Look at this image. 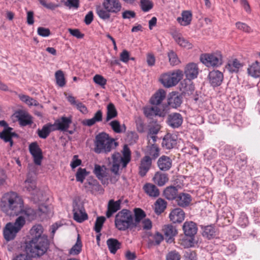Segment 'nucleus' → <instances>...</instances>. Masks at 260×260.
Masks as SVG:
<instances>
[{
	"instance_id": "1",
	"label": "nucleus",
	"mask_w": 260,
	"mask_h": 260,
	"mask_svg": "<svg viewBox=\"0 0 260 260\" xmlns=\"http://www.w3.org/2000/svg\"><path fill=\"white\" fill-rule=\"evenodd\" d=\"M0 207L2 210L10 216L24 214L27 220L32 221L36 217L32 208L24 207L22 198L14 192L5 194L2 199Z\"/></svg>"
},
{
	"instance_id": "2",
	"label": "nucleus",
	"mask_w": 260,
	"mask_h": 260,
	"mask_svg": "<svg viewBox=\"0 0 260 260\" xmlns=\"http://www.w3.org/2000/svg\"><path fill=\"white\" fill-rule=\"evenodd\" d=\"M48 238H41L26 243L25 251L30 257H39L44 255L49 248Z\"/></svg>"
},
{
	"instance_id": "3",
	"label": "nucleus",
	"mask_w": 260,
	"mask_h": 260,
	"mask_svg": "<svg viewBox=\"0 0 260 260\" xmlns=\"http://www.w3.org/2000/svg\"><path fill=\"white\" fill-rule=\"evenodd\" d=\"M118 145L113 138L106 133H101L95 137L94 151L97 153H107Z\"/></svg>"
},
{
	"instance_id": "4",
	"label": "nucleus",
	"mask_w": 260,
	"mask_h": 260,
	"mask_svg": "<svg viewBox=\"0 0 260 260\" xmlns=\"http://www.w3.org/2000/svg\"><path fill=\"white\" fill-rule=\"evenodd\" d=\"M115 224L116 228L120 231L135 229L132 212L127 209H122L119 211L115 216Z\"/></svg>"
},
{
	"instance_id": "5",
	"label": "nucleus",
	"mask_w": 260,
	"mask_h": 260,
	"mask_svg": "<svg viewBox=\"0 0 260 260\" xmlns=\"http://www.w3.org/2000/svg\"><path fill=\"white\" fill-rule=\"evenodd\" d=\"M183 76V71L177 70L172 73L163 74L160 81L165 87L169 88L175 86L182 79Z\"/></svg>"
},
{
	"instance_id": "6",
	"label": "nucleus",
	"mask_w": 260,
	"mask_h": 260,
	"mask_svg": "<svg viewBox=\"0 0 260 260\" xmlns=\"http://www.w3.org/2000/svg\"><path fill=\"white\" fill-rule=\"evenodd\" d=\"M200 59L208 67H218L222 64V56L220 53L203 54L201 55Z\"/></svg>"
},
{
	"instance_id": "7",
	"label": "nucleus",
	"mask_w": 260,
	"mask_h": 260,
	"mask_svg": "<svg viewBox=\"0 0 260 260\" xmlns=\"http://www.w3.org/2000/svg\"><path fill=\"white\" fill-rule=\"evenodd\" d=\"M72 123V117L62 116L60 119L56 120L53 125H54L55 131L58 130L62 132H67L70 135H72L75 132L76 127L74 125V127L73 129L69 130L68 128Z\"/></svg>"
},
{
	"instance_id": "8",
	"label": "nucleus",
	"mask_w": 260,
	"mask_h": 260,
	"mask_svg": "<svg viewBox=\"0 0 260 260\" xmlns=\"http://www.w3.org/2000/svg\"><path fill=\"white\" fill-rule=\"evenodd\" d=\"M123 156L118 152L112 154L113 162L122 163L123 167H125L131 160V152L128 146L124 145L122 150Z\"/></svg>"
},
{
	"instance_id": "9",
	"label": "nucleus",
	"mask_w": 260,
	"mask_h": 260,
	"mask_svg": "<svg viewBox=\"0 0 260 260\" xmlns=\"http://www.w3.org/2000/svg\"><path fill=\"white\" fill-rule=\"evenodd\" d=\"M84 186L87 191H89L92 194H95L96 192L103 193L104 189L100 184L97 180L93 177H89L84 183Z\"/></svg>"
},
{
	"instance_id": "10",
	"label": "nucleus",
	"mask_w": 260,
	"mask_h": 260,
	"mask_svg": "<svg viewBox=\"0 0 260 260\" xmlns=\"http://www.w3.org/2000/svg\"><path fill=\"white\" fill-rule=\"evenodd\" d=\"M29 150L33 157L34 163L40 166L43 158L42 151L37 142L31 143L29 146Z\"/></svg>"
},
{
	"instance_id": "11",
	"label": "nucleus",
	"mask_w": 260,
	"mask_h": 260,
	"mask_svg": "<svg viewBox=\"0 0 260 260\" xmlns=\"http://www.w3.org/2000/svg\"><path fill=\"white\" fill-rule=\"evenodd\" d=\"M182 229L185 235L191 238L189 240V245L191 246L193 237L197 233L198 228L197 224L193 221H185L183 225Z\"/></svg>"
},
{
	"instance_id": "12",
	"label": "nucleus",
	"mask_w": 260,
	"mask_h": 260,
	"mask_svg": "<svg viewBox=\"0 0 260 260\" xmlns=\"http://www.w3.org/2000/svg\"><path fill=\"white\" fill-rule=\"evenodd\" d=\"M145 116L149 119H153L154 116L164 117L166 112L164 110L159 109L157 106H147L143 108Z\"/></svg>"
},
{
	"instance_id": "13",
	"label": "nucleus",
	"mask_w": 260,
	"mask_h": 260,
	"mask_svg": "<svg viewBox=\"0 0 260 260\" xmlns=\"http://www.w3.org/2000/svg\"><path fill=\"white\" fill-rule=\"evenodd\" d=\"M152 163V160L148 156H144L141 158L138 171V174L141 177L146 176L151 167Z\"/></svg>"
},
{
	"instance_id": "14",
	"label": "nucleus",
	"mask_w": 260,
	"mask_h": 260,
	"mask_svg": "<svg viewBox=\"0 0 260 260\" xmlns=\"http://www.w3.org/2000/svg\"><path fill=\"white\" fill-rule=\"evenodd\" d=\"M102 6L111 13L117 14L122 8V5L119 0H104Z\"/></svg>"
},
{
	"instance_id": "15",
	"label": "nucleus",
	"mask_w": 260,
	"mask_h": 260,
	"mask_svg": "<svg viewBox=\"0 0 260 260\" xmlns=\"http://www.w3.org/2000/svg\"><path fill=\"white\" fill-rule=\"evenodd\" d=\"M199 68L194 62L188 63L184 69V74L187 80H191L196 78L199 74Z\"/></svg>"
},
{
	"instance_id": "16",
	"label": "nucleus",
	"mask_w": 260,
	"mask_h": 260,
	"mask_svg": "<svg viewBox=\"0 0 260 260\" xmlns=\"http://www.w3.org/2000/svg\"><path fill=\"white\" fill-rule=\"evenodd\" d=\"M208 78L210 84L213 87H217L220 85L222 82L223 75L218 70H213L209 73Z\"/></svg>"
},
{
	"instance_id": "17",
	"label": "nucleus",
	"mask_w": 260,
	"mask_h": 260,
	"mask_svg": "<svg viewBox=\"0 0 260 260\" xmlns=\"http://www.w3.org/2000/svg\"><path fill=\"white\" fill-rule=\"evenodd\" d=\"M74 219L78 222H82L88 218L83 206L76 205L73 209Z\"/></svg>"
},
{
	"instance_id": "18",
	"label": "nucleus",
	"mask_w": 260,
	"mask_h": 260,
	"mask_svg": "<svg viewBox=\"0 0 260 260\" xmlns=\"http://www.w3.org/2000/svg\"><path fill=\"white\" fill-rule=\"evenodd\" d=\"M180 90L182 91V95L184 96H191L193 95L194 91V87L189 80H184L180 84Z\"/></svg>"
},
{
	"instance_id": "19",
	"label": "nucleus",
	"mask_w": 260,
	"mask_h": 260,
	"mask_svg": "<svg viewBox=\"0 0 260 260\" xmlns=\"http://www.w3.org/2000/svg\"><path fill=\"white\" fill-rule=\"evenodd\" d=\"M18 231L16 230L15 227L13 225V223L9 222L6 224L3 230V235L4 238L7 241L13 240Z\"/></svg>"
},
{
	"instance_id": "20",
	"label": "nucleus",
	"mask_w": 260,
	"mask_h": 260,
	"mask_svg": "<svg viewBox=\"0 0 260 260\" xmlns=\"http://www.w3.org/2000/svg\"><path fill=\"white\" fill-rule=\"evenodd\" d=\"M148 246L150 247L152 246L159 245L160 243L164 240L163 235L158 232H156L154 234L151 233H148Z\"/></svg>"
},
{
	"instance_id": "21",
	"label": "nucleus",
	"mask_w": 260,
	"mask_h": 260,
	"mask_svg": "<svg viewBox=\"0 0 260 260\" xmlns=\"http://www.w3.org/2000/svg\"><path fill=\"white\" fill-rule=\"evenodd\" d=\"M182 122L183 117L180 113H173L168 117V124L174 128L180 127Z\"/></svg>"
},
{
	"instance_id": "22",
	"label": "nucleus",
	"mask_w": 260,
	"mask_h": 260,
	"mask_svg": "<svg viewBox=\"0 0 260 260\" xmlns=\"http://www.w3.org/2000/svg\"><path fill=\"white\" fill-rule=\"evenodd\" d=\"M177 136L170 134L166 135L162 142V147L166 149H171L174 147L177 142Z\"/></svg>"
},
{
	"instance_id": "23",
	"label": "nucleus",
	"mask_w": 260,
	"mask_h": 260,
	"mask_svg": "<svg viewBox=\"0 0 260 260\" xmlns=\"http://www.w3.org/2000/svg\"><path fill=\"white\" fill-rule=\"evenodd\" d=\"M182 103V95L178 92H172L170 93L168 99V103L172 108H177L180 106Z\"/></svg>"
},
{
	"instance_id": "24",
	"label": "nucleus",
	"mask_w": 260,
	"mask_h": 260,
	"mask_svg": "<svg viewBox=\"0 0 260 260\" xmlns=\"http://www.w3.org/2000/svg\"><path fill=\"white\" fill-rule=\"evenodd\" d=\"M169 218L173 223H181L184 220L185 213L182 209L177 208L171 212Z\"/></svg>"
},
{
	"instance_id": "25",
	"label": "nucleus",
	"mask_w": 260,
	"mask_h": 260,
	"mask_svg": "<svg viewBox=\"0 0 260 260\" xmlns=\"http://www.w3.org/2000/svg\"><path fill=\"white\" fill-rule=\"evenodd\" d=\"M145 154V156H148L152 160H154L159 155V148L156 145H147Z\"/></svg>"
},
{
	"instance_id": "26",
	"label": "nucleus",
	"mask_w": 260,
	"mask_h": 260,
	"mask_svg": "<svg viewBox=\"0 0 260 260\" xmlns=\"http://www.w3.org/2000/svg\"><path fill=\"white\" fill-rule=\"evenodd\" d=\"M157 166L162 171L170 170L172 166V160L167 156L162 155L157 160Z\"/></svg>"
},
{
	"instance_id": "27",
	"label": "nucleus",
	"mask_w": 260,
	"mask_h": 260,
	"mask_svg": "<svg viewBox=\"0 0 260 260\" xmlns=\"http://www.w3.org/2000/svg\"><path fill=\"white\" fill-rule=\"evenodd\" d=\"M135 218L134 219V224L135 229L138 230H141V221L146 217L145 212L141 208H135L134 210Z\"/></svg>"
},
{
	"instance_id": "28",
	"label": "nucleus",
	"mask_w": 260,
	"mask_h": 260,
	"mask_svg": "<svg viewBox=\"0 0 260 260\" xmlns=\"http://www.w3.org/2000/svg\"><path fill=\"white\" fill-rule=\"evenodd\" d=\"M176 201L179 206L186 207L190 204L191 197L189 194L182 192L178 194Z\"/></svg>"
},
{
	"instance_id": "29",
	"label": "nucleus",
	"mask_w": 260,
	"mask_h": 260,
	"mask_svg": "<svg viewBox=\"0 0 260 260\" xmlns=\"http://www.w3.org/2000/svg\"><path fill=\"white\" fill-rule=\"evenodd\" d=\"M54 125L50 123H47L43 125L42 129L37 130V134L42 139H46L48 137L51 132L54 131Z\"/></svg>"
},
{
	"instance_id": "30",
	"label": "nucleus",
	"mask_w": 260,
	"mask_h": 260,
	"mask_svg": "<svg viewBox=\"0 0 260 260\" xmlns=\"http://www.w3.org/2000/svg\"><path fill=\"white\" fill-rule=\"evenodd\" d=\"M43 232V226L40 224L34 225L30 230L31 236V240L39 239L41 238H48L47 236L42 235Z\"/></svg>"
},
{
	"instance_id": "31",
	"label": "nucleus",
	"mask_w": 260,
	"mask_h": 260,
	"mask_svg": "<svg viewBox=\"0 0 260 260\" xmlns=\"http://www.w3.org/2000/svg\"><path fill=\"white\" fill-rule=\"evenodd\" d=\"M166 93L163 89H159L150 100V103L153 105H159L166 98Z\"/></svg>"
},
{
	"instance_id": "32",
	"label": "nucleus",
	"mask_w": 260,
	"mask_h": 260,
	"mask_svg": "<svg viewBox=\"0 0 260 260\" xmlns=\"http://www.w3.org/2000/svg\"><path fill=\"white\" fill-rule=\"evenodd\" d=\"M143 189L145 192L151 197L156 198L159 195V189L153 184L147 183L143 186Z\"/></svg>"
},
{
	"instance_id": "33",
	"label": "nucleus",
	"mask_w": 260,
	"mask_h": 260,
	"mask_svg": "<svg viewBox=\"0 0 260 260\" xmlns=\"http://www.w3.org/2000/svg\"><path fill=\"white\" fill-rule=\"evenodd\" d=\"M178 188L177 187L169 186L164 190L163 195L168 200H174L178 197Z\"/></svg>"
},
{
	"instance_id": "34",
	"label": "nucleus",
	"mask_w": 260,
	"mask_h": 260,
	"mask_svg": "<svg viewBox=\"0 0 260 260\" xmlns=\"http://www.w3.org/2000/svg\"><path fill=\"white\" fill-rule=\"evenodd\" d=\"M243 66L242 63L237 58H235L229 60L226 68L231 73H238Z\"/></svg>"
},
{
	"instance_id": "35",
	"label": "nucleus",
	"mask_w": 260,
	"mask_h": 260,
	"mask_svg": "<svg viewBox=\"0 0 260 260\" xmlns=\"http://www.w3.org/2000/svg\"><path fill=\"white\" fill-rule=\"evenodd\" d=\"M120 200L116 202L113 200L109 201L108 206V210L106 212V216L108 218L110 217L112 214L117 211L120 208Z\"/></svg>"
},
{
	"instance_id": "36",
	"label": "nucleus",
	"mask_w": 260,
	"mask_h": 260,
	"mask_svg": "<svg viewBox=\"0 0 260 260\" xmlns=\"http://www.w3.org/2000/svg\"><path fill=\"white\" fill-rule=\"evenodd\" d=\"M103 119V113L101 110H99L91 119H85L83 121L82 123L84 125L91 126L96 122L102 121Z\"/></svg>"
},
{
	"instance_id": "37",
	"label": "nucleus",
	"mask_w": 260,
	"mask_h": 260,
	"mask_svg": "<svg viewBox=\"0 0 260 260\" xmlns=\"http://www.w3.org/2000/svg\"><path fill=\"white\" fill-rule=\"evenodd\" d=\"M106 170L107 169L104 166H101L99 165L95 164L93 171V173L99 180H101L103 184L105 183L103 182V178L107 176Z\"/></svg>"
},
{
	"instance_id": "38",
	"label": "nucleus",
	"mask_w": 260,
	"mask_h": 260,
	"mask_svg": "<svg viewBox=\"0 0 260 260\" xmlns=\"http://www.w3.org/2000/svg\"><path fill=\"white\" fill-rule=\"evenodd\" d=\"M181 17H178L177 21L183 26L190 24L192 19V14L189 11H183L181 13Z\"/></svg>"
},
{
	"instance_id": "39",
	"label": "nucleus",
	"mask_w": 260,
	"mask_h": 260,
	"mask_svg": "<svg viewBox=\"0 0 260 260\" xmlns=\"http://www.w3.org/2000/svg\"><path fill=\"white\" fill-rule=\"evenodd\" d=\"M107 244L111 253L115 254L121 247V243L117 239L110 238L107 241Z\"/></svg>"
},
{
	"instance_id": "40",
	"label": "nucleus",
	"mask_w": 260,
	"mask_h": 260,
	"mask_svg": "<svg viewBox=\"0 0 260 260\" xmlns=\"http://www.w3.org/2000/svg\"><path fill=\"white\" fill-rule=\"evenodd\" d=\"M20 124L22 126H26L32 123L31 116L22 111H19L16 115Z\"/></svg>"
},
{
	"instance_id": "41",
	"label": "nucleus",
	"mask_w": 260,
	"mask_h": 260,
	"mask_svg": "<svg viewBox=\"0 0 260 260\" xmlns=\"http://www.w3.org/2000/svg\"><path fill=\"white\" fill-rule=\"evenodd\" d=\"M248 74L254 78L260 77V63L255 61L247 69Z\"/></svg>"
},
{
	"instance_id": "42",
	"label": "nucleus",
	"mask_w": 260,
	"mask_h": 260,
	"mask_svg": "<svg viewBox=\"0 0 260 260\" xmlns=\"http://www.w3.org/2000/svg\"><path fill=\"white\" fill-rule=\"evenodd\" d=\"M163 231L166 238L168 239V242L172 240L177 234L176 228L171 224L165 225L164 226Z\"/></svg>"
},
{
	"instance_id": "43",
	"label": "nucleus",
	"mask_w": 260,
	"mask_h": 260,
	"mask_svg": "<svg viewBox=\"0 0 260 260\" xmlns=\"http://www.w3.org/2000/svg\"><path fill=\"white\" fill-rule=\"evenodd\" d=\"M106 115V118L104 123L108 122L111 119L117 117V111L113 103H110L107 105Z\"/></svg>"
},
{
	"instance_id": "44",
	"label": "nucleus",
	"mask_w": 260,
	"mask_h": 260,
	"mask_svg": "<svg viewBox=\"0 0 260 260\" xmlns=\"http://www.w3.org/2000/svg\"><path fill=\"white\" fill-rule=\"evenodd\" d=\"M167 202L161 198H158L154 203V211L157 215L162 213L167 208Z\"/></svg>"
},
{
	"instance_id": "45",
	"label": "nucleus",
	"mask_w": 260,
	"mask_h": 260,
	"mask_svg": "<svg viewBox=\"0 0 260 260\" xmlns=\"http://www.w3.org/2000/svg\"><path fill=\"white\" fill-rule=\"evenodd\" d=\"M153 180L155 184L159 186H162L168 182L169 179L167 174L157 172L154 175Z\"/></svg>"
},
{
	"instance_id": "46",
	"label": "nucleus",
	"mask_w": 260,
	"mask_h": 260,
	"mask_svg": "<svg viewBox=\"0 0 260 260\" xmlns=\"http://www.w3.org/2000/svg\"><path fill=\"white\" fill-rule=\"evenodd\" d=\"M96 13L98 16L104 20H108L111 16V12L102 6H98L96 7Z\"/></svg>"
},
{
	"instance_id": "47",
	"label": "nucleus",
	"mask_w": 260,
	"mask_h": 260,
	"mask_svg": "<svg viewBox=\"0 0 260 260\" xmlns=\"http://www.w3.org/2000/svg\"><path fill=\"white\" fill-rule=\"evenodd\" d=\"M18 97L19 98L20 100L24 102L27 105L31 106H40L39 103L35 99L33 98L22 94H19L18 95ZM40 107L42 108V106L40 105Z\"/></svg>"
},
{
	"instance_id": "48",
	"label": "nucleus",
	"mask_w": 260,
	"mask_h": 260,
	"mask_svg": "<svg viewBox=\"0 0 260 260\" xmlns=\"http://www.w3.org/2000/svg\"><path fill=\"white\" fill-rule=\"evenodd\" d=\"M112 130L116 133L120 134L126 130V126L124 124L122 126L120 125V122L117 120H114L109 123Z\"/></svg>"
},
{
	"instance_id": "49",
	"label": "nucleus",
	"mask_w": 260,
	"mask_h": 260,
	"mask_svg": "<svg viewBox=\"0 0 260 260\" xmlns=\"http://www.w3.org/2000/svg\"><path fill=\"white\" fill-rule=\"evenodd\" d=\"M19 215L16 219L15 222L13 223V225L15 227V230L18 231V232L25 225L26 222L25 219H27L24 214H19Z\"/></svg>"
},
{
	"instance_id": "50",
	"label": "nucleus",
	"mask_w": 260,
	"mask_h": 260,
	"mask_svg": "<svg viewBox=\"0 0 260 260\" xmlns=\"http://www.w3.org/2000/svg\"><path fill=\"white\" fill-rule=\"evenodd\" d=\"M173 38L176 42L180 46L188 49L191 48L192 45L185 38L182 37L180 35H174Z\"/></svg>"
},
{
	"instance_id": "51",
	"label": "nucleus",
	"mask_w": 260,
	"mask_h": 260,
	"mask_svg": "<svg viewBox=\"0 0 260 260\" xmlns=\"http://www.w3.org/2000/svg\"><path fill=\"white\" fill-rule=\"evenodd\" d=\"M57 84L60 87H63L66 85V80L63 73L61 70H58L55 74Z\"/></svg>"
},
{
	"instance_id": "52",
	"label": "nucleus",
	"mask_w": 260,
	"mask_h": 260,
	"mask_svg": "<svg viewBox=\"0 0 260 260\" xmlns=\"http://www.w3.org/2000/svg\"><path fill=\"white\" fill-rule=\"evenodd\" d=\"M82 243L78 235L76 244L72 247L70 250V254L72 255L78 254L81 251Z\"/></svg>"
},
{
	"instance_id": "53",
	"label": "nucleus",
	"mask_w": 260,
	"mask_h": 260,
	"mask_svg": "<svg viewBox=\"0 0 260 260\" xmlns=\"http://www.w3.org/2000/svg\"><path fill=\"white\" fill-rule=\"evenodd\" d=\"M215 229L211 225H208L205 227L203 232V236L210 239L215 236Z\"/></svg>"
},
{
	"instance_id": "54",
	"label": "nucleus",
	"mask_w": 260,
	"mask_h": 260,
	"mask_svg": "<svg viewBox=\"0 0 260 260\" xmlns=\"http://www.w3.org/2000/svg\"><path fill=\"white\" fill-rule=\"evenodd\" d=\"M87 174L88 172L86 171L85 169L79 168L76 174V180L83 183Z\"/></svg>"
},
{
	"instance_id": "55",
	"label": "nucleus",
	"mask_w": 260,
	"mask_h": 260,
	"mask_svg": "<svg viewBox=\"0 0 260 260\" xmlns=\"http://www.w3.org/2000/svg\"><path fill=\"white\" fill-rule=\"evenodd\" d=\"M140 6L144 12H148L153 7V4L150 0H141Z\"/></svg>"
},
{
	"instance_id": "56",
	"label": "nucleus",
	"mask_w": 260,
	"mask_h": 260,
	"mask_svg": "<svg viewBox=\"0 0 260 260\" xmlns=\"http://www.w3.org/2000/svg\"><path fill=\"white\" fill-rule=\"evenodd\" d=\"M168 56L171 65L175 66L180 63V60L177 54L173 50H170L168 53Z\"/></svg>"
},
{
	"instance_id": "57",
	"label": "nucleus",
	"mask_w": 260,
	"mask_h": 260,
	"mask_svg": "<svg viewBox=\"0 0 260 260\" xmlns=\"http://www.w3.org/2000/svg\"><path fill=\"white\" fill-rule=\"evenodd\" d=\"M106 220L104 216H99L96 218L94 229L96 233H100L103 227V225Z\"/></svg>"
},
{
	"instance_id": "58",
	"label": "nucleus",
	"mask_w": 260,
	"mask_h": 260,
	"mask_svg": "<svg viewBox=\"0 0 260 260\" xmlns=\"http://www.w3.org/2000/svg\"><path fill=\"white\" fill-rule=\"evenodd\" d=\"M235 25L237 28L240 30L246 33H250L252 32V29L246 23L239 21L236 22Z\"/></svg>"
},
{
	"instance_id": "59",
	"label": "nucleus",
	"mask_w": 260,
	"mask_h": 260,
	"mask_svg": "<svg viewBox=\"0 0 260 260\" xmlns=\"http://www.w3.org/2000/svg\"><path fill=\"white\" fill-rule=\"evenodd\" d=\"M24 187L28 191H31L36 187L35 182L31 178H27L24 182Z\"/></svg>"
},
{
	"instance_id": "60",
	"label": "nucleus",
	"mask_w": 260,
	"mask_h": 260,
	"mask_svg": "<svg viewBox=\"0 0 260 260\" xmlns=\"http://www.w3.org/2000/svg\"><path fill=\"white\" fill-rule=\"evenodd\" d=\"M93 80L96 84L102 87H104L107 83V80L101 75H95L93 77Z\"/></svg>"
},
{
	"instance_id": "61",
	"label": "nucleus",
	"mask_w": 260,
	"mask_h": 260,
	"mask_svg": "<svg viewBox=\"0 0 260 260\" xmlns=\"http://www.w3.org/2000/svg\"><path fill=\"white\" fill-rule=\"evenodd\" d=\"M185 260H197V253L194 251L188 250L185 252L184 254Z\"/></svg>"
},
{
	"instance_id": "62",
	"label": "nucleus",
	"mask_w": 260,
	"mask_h": 260,
	"mask_svg": "<svg viewBox=\"0 0 260 260\" xmlns=\"http://www.w3.org/2000/svg\"><path fill=\"white\" fill-rule=\"evenodd\" d=\"M166 258L167 260H180L181 256L178 252L174 250L169 252Z\"/></svg>"
},
{
	"instance_id": "63",
	"label": "nucleus",
	"mask_w": 260,
	"mask_h": 260,
	"mask_svg": "<svg viewBox=\"0 0 260 260\" xmlns=\"http://www.w3.org/2000/svg\"><path fill=\"white\" fill-rule=\"evenodd\" d=\"M127 139L131 143H135L138 139V135L135 132H129L127 133Z\"/></svg>"
},
{
	"instance_id": "64",
	"label": "nucleus",
	"mask_w": 260,
	"mask_h": 260,
	"mask_svg": "<svg viewBox=\"0 0 260 260\" xmlns=\"http://www.w3.org/2000/svg\"><path fill=\"white\" fill-rule=\"evenodd\" d=\"M37 32L39 35L43 37H48L51 34L50 30L49 28L43 27H38Z\"/></svg>"
}]
</instances>
